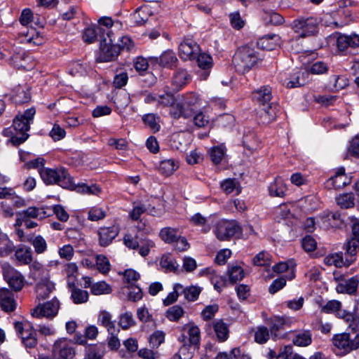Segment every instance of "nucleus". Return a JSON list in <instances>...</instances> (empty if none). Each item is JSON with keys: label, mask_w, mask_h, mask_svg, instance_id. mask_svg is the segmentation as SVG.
Here are the masks:
<instances>
[{"label": "nucleus", "mask_w": 359, "mask_h": 359, "mask_svg": "<svg viewBox=\"0 0 359 359\" xmlns=\"http://www.w3.org/2000/svg\"><path fill=\"white\" fill-rule=\"evenodd\" d=\"M35 114V108L27 109L23 114L15 117L11 127L4 130V135L11 137L10 142L13 145H19L27 140L29 137L27 132L30 129V124L33 123Z\"/></svg>", "instance_id": "1"}, {"label": "nucleus", "mask_w": 359, "mask_h": 359, "mask_svg": "<svg viewBox=\"0 0 359 359\" xmlns=\"http://www.w3.org/2000/svg\"><path fill=\"white\" fill-rule=\"evenodd\" d=\"M259 56L257 52L248 46L238 49L233 57L236 71L244 74L250 71L257 62Z\"/></svg>", "instance_id": "2"}, {"label": "nucleus", "mask_w": 359, "mask_h": 359, "mask_svg": "<svg viewBox=\"0 0 359 359\" xmlns=\"http://www.w3.org/2000/svg\"><path fill=\"white\" fill-rule=\"evenodd\" d=\"M39 174L46 184H57L65 189H72L74 187L72 178L64 168L55 169L43 168L39 170Z\"/></svg>", "instance_id": "3"}, {"label": "nucleus", "mask_w": 359, "mask_h": 359, "mask_svg": "<svg viewBox=\"0 0 359 359\" xmlns=\"http://www.w3.org/2000/svg\"><path fill=\"white\" fill-rule=\"evenodd\" d=\"M255 98L262 104L261 116L264 123H269L275 119L278 111V105L269 103L271 100V89L264 86L255 92Z\"/></svg>", "instance_id": "4"}, {"label": "nucleus", "mask_w": 359, "mask_h": 359, "mask_svg": "<svg viewBox=\"0 0 359 359\" xmlns=\"http://www.w3.org/2000/svg\"><path fill=\"white\" fill-rule=\"evenodd\" d=\"M318 20L313 17L299 18L293 20L291 27L302 38L314 35L318 30Z\"/></svg>", "instance_id": "5"}, {"label": "nucleus", "mask_w": 359, "mask_h": 359, "mask_svg": "<svg viewBox=\"0 0 359 359\" xmlns=\"http://www.w3.org/2000/svg\"><path fill=\"white\" fill-rule=\"evenodd\" d=\"M51 353L56 359H72L76 355V350L72 340L61 337L54 341Z\"/></svg>", "instance_id": "6"}, {"label": "nucleus", "mask_w": 359, "mask_h": 359, "mask_svg": "<svg viewBox=\"0 0 359 359\" xmlns=\"http://www.w3.org/2000/svg\"><path fill=\"white\" fill-rule=\"evenodd\" d=\"M115 42L116 38L111 35L110 32H107V37L101 36L100 57L103 61H111L118 57L120 50Z\"/></svg>", "instance_id": "7"}, {"label": "nucleus", "mask_w": 359, "mask_h": 359, "mask_svg": "<svg viewBox=\"0 0 359 359\" xmlns=\"http://www.w3.org/2000/svg\"><path fill=\"white\" fill-rule=\"evenodd\" d=\"M348 219L352 222V237L346 243L345 250L346 255L350 256L348 263H353L359 251V219L354 216L348 217Z\"/></svg>", "instance_id": "8"}, {"label": "nucleus", "mask_w": 359, "mask_h": 359, "mask_svg": "<svg viewBox=\"0 0 359 359\" xmlns=\"http://www.w3.org/2000/svg\"><path fill=\"white\" fill-rule=\"evenodd\" d=\"M325 313H334L339 318L344 320L348 323V327L352 330H355L356 325H355V319L353 314L346 310L341 309V303L337 300H330L327 302L321 309Z\"/></svg>", "instance_id": "9"}, {"label": "nucleus", "mask_w": 359, "mask_h": 359, "mask_svg": "<svg viewBox=\"0 0 359 359\" xmlns=\"http://www.w3.org/2000/svg\"><path fill=\"white\" fill-rule=\"evenodd\" d=\"M214 231L219 241H226L240 233L241 229L236 222L219 221L217 223Z\"/></svg>", "instance_id": "10"}, {"label": "nucleus", "mask_w": 359, "mask_h": 359, "mask_svg": "<svg viewBox=\"0 0 359 359\" xmlns=\"http://www.w3.org/2000/svg\"><path fill=\"white\" fill-rule=\"evenodd\" d=\"M60 309L59 300L54 297L50 301L38 305L32 311V316L36 318H47L52 319L55 317Z\"/></svg>", "instance_id": "11"}, {"label": "nucleus", "mask_w": 359, "mask_h": 359, "mask_svg": "<svg viewBox=\"0 0 359 359\" xmlns=\"http://www.w3.org/2000/svg\"><path fill=\"white\" fill-rule=\"evenodd\" d=\"M3 276L4 279L15 291L22 290L25 285V278L20 271L15 268L7 266L4 268Z\"/></svg>", "instance_id": "12"}, {"label": "nucleus", "mask_w": 359, "mask_h": 359, "mask_svg": "<svg viewBox=\"0 0 359 359\" xmlns=\"http://www.w3.org/2000/svg\"><path fill=\"white\" fill-rule=\"evenodd\" d=\"M351 183V178L345 173V168H338L335 175L329 178L325 183L327 189H339Z\"/></svg>", "instance_id": "13"}, {"label": "nucleus", "mask_w": 359, "mask_h": 359, "mask_svg": "<svg viewBox=\"0 0 359 359\" xmlns=\"http://www.w3.org/2000/svg\"><path fill=\"white\" fill-rule=\"evenodd\" d=\"M199 52V46L191 39L184 40L179 46L180 56L184 60H195Z\"/></svg>", "instance_id": "14"}, {"label": "nucleus", "mask_w": 359, "mask_h": 359, "mask_svg": "<svg viewBox=\"0 0 359 359\" xmlns=\"http://www.w3.org/2000/svg\"><path fill=\"white\" fill-rule=\"evenodd\" d=\"M0 307L5 312H12L17 307L14 294L7 288L0 289Z\"/></svg>", "instance_id": "15"}, {"label": "nucleus", "mask_w": 359, "mask_h": 359, "mask_svg": "<svg viewBox=\"0 0 359 359\" xmlns=\"http://www.w3.org/2000/svg\"><path fill=\"white\" fill-rule=\"evenodd\" d=\"M118 228L116 226L101 227L98 230L99 244L102 247L110 245L118 234Z\"/></svg>", "instance_id": "16"}, {"label": "nucleus", "mask_w": 359, "mask_h": 359, "mask_svg": "<svg viewBox=\"0 0 359 359\" xmlns=\"http://www.w3.org/2000/svg\"><path fill=\"white\" fill-rule=\"evenodd\" d=\"M99 325L104 327L109 334H117L119 332L118 327L116 325V322L112 320V316L107 311H101L97 318Z\"/></svg>", "instance_id": "17"}, {"label": "nucleus", "mask_w": 359, "mask_h": 359, "mask_svg": "<svg viewBox=\"0 0 359 359\" xmlns=\"http://www.w3.org/2000/svg\"><path fill=\"white\" fill-rule=\"evenodd\" d=\"M332 344L335 347L344 350L346 352L353 350V347H352V339L349 333L343 332L334 335L332 337Z\"/></svg>", "instance_id": "18"}, {"label": "nucleus", "mask_w": 359, "mask_h": 359, "mask_svg": "<svg viewBox=\"0 0 359 359\" xmlns=\"http://www.w3.org/2000/svg\"><path fill=\"white\" fill-rule=\"evenodd\" d=\"M14 257L20 265H28L33 259V252L30 247L20 245L15 250Z\"/></svg>", "instance_id": "19"}, {"label": "nucleus", "mask_w": 359, "mask_h": 359, "mask_svg": "<svg viewBox=\"0 0 359 359\" xmlns=\"http://www.w3.org/2000/svg\"><path fill=\"white\" fill-rule=\"evenodd\" d=\"M358 283V278L352 277L340 281L337 284L336 290L338 293L353 294L357 291Z\"/></svg>", "instance_id": "20"}, {"label": "nucleus", "mask_w": 359, "mask_h": 359, "mask_svg": "<svg viewBox=\"0 0 359 359\" xmlns=\"http://www.w3.org/2000/svg\"><path fill=\"white\" fill-rule=\"evenodd\" d=\"M211 327L219 342H224L227 340L229 334V326L223 320L217 319L214 320L211 324Z\"/></svg>", "instance_id": "21"}, {"label": "nucleus", "mask_w": 359, "mask_h": 359, "mask_svg": "<svg viewBox=\"0 0 359 359\" xmlns=\"http://www.w3.org/2000/svg\"><path fill=\"white\" fill-rule=\"evenodd\" d=\"M337 46L340 50H344L348 47H358L359 36L357 34H340L337 40Z\"/></svg>", "instance_id": "22"}, {"label": "nucleus", "mask_w": 359, "mask_h": 359, "mask_svg": "<svg viewBox=\"0 0 359 359\" xmlns=\"http://www.w3.org/2000/svg\"><path fill=\"white\" fill-rule=\"evenodd\" d=\"M280 37L277 34H267L260 38L257 41V46L263 50H271L279 46Z\"/></svg>", "instance_id": "23"}, {"label": "nucleus", "mask_w": 359, "mask_h": 359, "mask_svg": "<svg viewBox=\"0 0 359 359\" xmlns=\"http://www.w3.org/2000/svg\"><path fill=\"white\" fill-rule=\"evenodd\" d=\"M14 327L17 333L20 335L22 341L36 336L35 330L28 321L15 322L14 323Z\"/></svg>", "instance_id": "24"}, {"label": "nucleus", "mask_w": 359, "mask_h": 359, "mask_svg": "<svg viewBox=\"0 0 359 359\" xmlns=\"http://www.w3.org/2000/svg\"><path fill=\"white\" fill-rule=\"evenodd\" d=\"M50 210L48 208H38L36 207H29L27 210L22 212H16L17 216L23 217L25 219L27 218H39L43 219L50 215Z\"/></svg>", "instance_id": "25"}, {"label": "nucleus", "mask_w": 359, "mask_h": 359, "mask_svg": "<svg viewBox=\"0 0 359 359\" xmlns=\"http://www.w3.org/2000/svg\"><path fill=\"white\" fill-rule=\"evenodd\" d=\"M269 192L271 196L283 197L287 191V186L281 177H276L269 185Z\"/></svg>", "instance_id": "26"}, {"label": "nucleus", "mask_w": 359, "mask_h": 359, "mask_svg": "<svg viewBox=\"0 0 359 359\" xmlns=\"http://www.w3.org/2000/svg\"><path fill=\"white\" fill-rule=\"evenodd\" d=\"M143 212H148L154 216H158L160 215L158 210H157L155 207L151 206V204L139 203L134 206L132 212H130V217L133 219L137 220Z\"/></svg>", "instance_id": "27"}, {"label": "nucleus", "mask_w": 359, "mask_h": 359, "mask_svg": "<svg viewBox=\"0 0 359 359\" xmlns=\"http://www.w3.org/2000/svg\"><path fill=\"white\" fill-rule=\"evenodd\" d=\"M86 355L83 359H103L105 353V345L102 343L95 345H88L85 349Z\"/></svg>", "instance_id": "28"}, {"label": "nucleus", "mask_w": 359, "mask_h": 359, "mask_svg": "<svg viewBox=\"0 0 359 359\" xmlns=\"http://www.w3.org/2000/svg\"><path fill=\"white\" fill-rule=\"evenodd\" d=\"M55 290L54 283L49 280H44L36 285V293L39 299H44L49 297L50 294Z\"/></svg>", "instance_id": "29"}, {"label": "nucleus", "mask_w": 359, "mask_h": 359, "mask_svg": "<svg viewBox=\"0 0 359 359\" xmlns=\"http://www.w3.org/2000/svg\"><path fill=\"white\" fill-rule=\"evenodd\" d=\"M99 26L102 29V34L107 37V32H110L112 36H115L111 28L119 29L121 24L118 21H113L109 17H102L98 20Z\"/></svg>", "instance_id": "30"}, {"label": "nucleus", "mask_w": 359, "mask_h": 359, "mask_svg": "<svg viewBox=\"0 0 359 359\" xmlns=\"http://www.w3.org/2000/svg\"><path fill=\"white\" fill-rule=\"evenodd\" d=\"M20 34L24 37L23 41L39 46L43 43V37L36 30L31 27L27 32H22Z\"/></svg>", "instance_id": "31"}, {"label": "nucleus", "mask_w": 359, "mask_h": 359, "mask_svg": "<svg viewBox=\"0 0 359 359\" xmlns=\"http://www.w3.org/2000/svg\"><path fill=\"white\" fill-rule=\"evenodd\" d=\"M350 259L349 255H346V252L344 255V257L340 254H333L330 256L325 257V263L330 265H334L337 267H342L344 266H348L352 263H348V259Z\"/></svg>", "instance_id": "32"}, {"label": "nucleus", "mask_w": 359, "mask_h": 359, "mask_svg": "<svg viewBox=\"0 0 359 359\" xmlns=\"http://www.w3.org/2000/svg\"><path fill=\"white\" fill-rule=\"evenodd\" d=\"M201 273H207L210 275V280L213 285L214 288L220 292L226 285V278L222 276H218L215 273V271L210 268L205 269Z\"/></svg>", "instance_id": "33"}, {"label": "nucleus", "mask_w": 359, "mask_h": 359, "mask_svg": "<svg viewBox=\"0 0 359 359\" xmlns=\"http://www.w3.org/2000/svg\"><path fill=\"white\" fill-rule=\"evenodd\" d=\"M189 79V75L186 70L180 69L173 75L172 84L175 89L178 90L188 83Z\"/></svg>", "instance_id": "34"}, {"label": "nucleus", "mask_w": 359, "mask_h": 359, "mask_svg": "<svg viewBox=\"0 0 359 359\" xmlns=\"http://www.w3.org/2000/svg\"><path fill=\"white\" fill-rule=\"evenodd\" d=\"M101 36H104L102 34L100 27H88L84 30L83 34V41L88 43L94 42L97 39L100 41Z\"/></svg>", "instance_id": "35"}, {"label": "nucleus", "mask_w": 359, "mask_h": 359, "mask_svg": "<svg viewBox=\"0 0 359 359\" xmlns=\"http://www.w3.org/2000/svg\"><path fill=\"white\" fill-rule=\"evenodd\" d=\"M75 190L76 192L80 194H86L88 195H98L101 189L96 184H92L88 185L85 183H79L76 185L74 184V187L71 189Z\"/></svg>", "instance_id": "36"}, {"label": "nucleus", "mask_w": 359, "mask_h": 359, "mask_svg": "<svg viewBox=\"0 0 359 359\" xmlns=\"http://www.w3.org/2000/svg\"><path fill=\"white\" fill-rule=\"evenodd\" d=\"M13 243L6 233L0 231V256L4 257L8 255L13 252Z\"/></svg>", "instance_id": "37"}, {"label": "nucleus", "mask_w": 359, "mask_h": 359, "mask_svg": "<svg viewBox=\"0 0 359 359\" xmlns=\"http://www.w3.org/2000/svg\"><path fill=\"white\" fill-rule=\"evenodd\" d=\"M221 188L226 194H239L241 191L240 184L236 179H226L221 182Z\"/></svg>", "instance_id": "38"}, {"label": "nucleus", "mask_w": 359, "mask_h": 359, "mask_svg": "<svg viewBox=\"0 0 359 359\" xmlns=\"http://www.w3.org/2000/svg\"><path fill=\"white\" fill-rule=\"evenodd\" d=\"M177 62V58L175 53L170 50L163 53L159 58V64L168 68H172L175 67Z\"/></svg>", "instance_id": "39"}, {"label": "nucleus", "mask_w": 359, "mask_h": 359, "mask_svg": "<svg viewBox=\"0 0 359 359\" xmlns=\"http://www.w3.org/2000/svg\"><path fill=\"white\" fill-rule=\"evenodd\" d=\"M292 342L297 346H307L312 342V335L309 330H303L297 333L292 339Z\"/></svg>", "instance_id": "40"}, {"label": "nucleus", "mask_w": 359, "mask_h": 359, "mask_svg": "<svg viewBox=\"0 0 359 359\" xmlns=\"http://www.w3.org/2000/svg\"><path fill=\"white\" fill-rule=\"evenodd\" d=\"M292 322L291 319L287 317H276L271 323V332L276 337V332L279 330L285 329Z\"/></svg>", "instance_id": "41"}, {"label": "nucleus", "mask_w": 359, "mask_h": 359, "mask_svg": "<svg viewBox=\"0 0 359 359\" xmlns=\"http://www.w3.org/2000/svg\"><path fill=\"white\" fill-rule=\"evenodd\" d=\"M71 299L76 304H83L88 302L89 294L86 290L80 288H73L70 291Z\"/></svg>", "instance_id": "42"}, {"label": "nucleus", "mask_w": 359, "mask_h": 359, "mask_svg": "<svg viewBox=\"0 0 359 359\" xmlns=\"http://www.w3.org/2000/svg\"><path fill=\"white\" fill-rule=\"evenodd\" d=\"M13 98L16 103L22 104L27 102L31 98L29 88L23 86L17 87L15 90Z\"/></svg>", "instance_id": "43"}, {"label": "nucleus", "mask_w": 359, "mask_h": 359, "mask_svg": "<svg viewBox=\"0 0 359 359\" xmlns=\"http://www.w3.org/2000/svg\"><path fill=\"white\" fill-rule=\"evenodd\" d=\"M182 294H184V298L189 301V302H194L196 301L201 292V287L198 286H189L187 287H184V286L182 285Z\"/></svg>", "instance_id": "44"}, {"label": "nucleus", "mask_w": 359, "mask_h": 359, "mask_svg": "<svg viewBox=\"0 0 359 359\" xmlns=\"http://www.w3.org/2000/svg\"><path fill=\"white\" fill-rule=\"evenodd\" d=\"M160 265L166 271L172 272L177 271L179 267L177 262L169 254H166L162 256Z\"/></svg>", "instance_id": "45"}, {"label": "nucleus", "mask_w": 359, "mask_h": 359, "mask_svg": "<svg viewBox=\"0 0 359 359\" xmlns=\"http://www.w3.org/2000/svg\"><path fill=\"white\" fill-rule=\"evenodd\" d=\"M336 201L341 208H349L354 205L355 198L352 193H346L337 196Z\"/></svg>", "instance_id": "46"}, {"label": "nucleus", "mask_w": 359, "mask_h": 359, "mask_svg": "<svg viewBox=\"0 0 359 359\" xmlns=\"http://www.w3.org/2000/svg\"><path fill=\"white\" fill-rule=\"evenodd\" d=\"M177 165L172 159H165L159 164V171L164 175L169 176L175 171Z\"/></svg>", "instance_id": "47"}, {"label": "nucleus", "mask_w": 359, "mask_h": 359, "mask_svg": "<svg viewBox=\"0 0 359 359\" xmlns=\"http://www.w3.org/2000/svg\"><path fill=\"white\" fill-rule=\"evenodd\" d=\"M91 292L94 295L108 294L111 292V288L106 282L99 281L92 285Z\"/></svg>", "instance_id": "48"}, {"label": "nucleus", "mask_w": 359, "mask_h": 359, "mask_svg": "<svg viewBox=\"0 0 359 359\" xmlns=\"http://www.w3.org/2000/svg\"><path fill=\"white\" fill-rule=\"evenodd\" d=\"M225 148L223 146H215L209 150L211 161L214 164L219 163L225 155Z\"/></svg>", "instance_id": "49"}, {"label": "nucleus", "mask_w": 359, "mask_h": 359, "mask_svg": "<svg viewBox=\"0 0 359 359\" xmlns=\"http://www.w3.org/2000/svg\"><path fill=\"white\" fill-rule=\"evenodd\" d=\"M188 327L187 333L189 334V343L192 346L198 345L201 339V332L199 328L194 325H189L187 326Z\"/></svg>", "instance_id": "50"}, {"label": "nucleus", "mask_w": 359, "mask_h": 359, "mask_svg": "<svg viewBox=\"0 0 359 359\" xmlns=\"http://www.w3.org/2000/svg\"><path fill=\"white\" fill-rule=\"evenodd\" d=\"M160 237L165 243H173L177 238V230L170 227H165L161 230Z\"/></svg>", "instance_id": "51"}, {"label": "nucleus", "mask_w": 359, "mask_h": 359, "mask_svg": "<svg viewBox=\"0 0 359 359\" xmlns=\"http://www.w3.org/2000/svg\"><path fill=\"white\" fill-rule=\"evenodd\" d=\"M142 121L145 125L149 126L154 132H157L160 129L158 124V117L156 114L149 113L142 116Z\"/></svg>", "instance_id": "52"}, {"label": "nucleus", "mask_w": 359, "mask_h": 359, "mask_svg": "<svg viewBox=\"0 0 359 359\" xmlns=\"http://www.w3.org/2000/svg\"><path fill=\"white\" fill-rule=\"evenodd\" d=\"M191 346L192 345L188 343L183 344L178 352L172 356V359H191L193 356Z\"/></svg>", "instance_id": "53"}, {"label": "nucleus", "mask_w": 359, "mask_h": 359, "mask_svg": "<svg viewBox=\"0 0 359 359\" xmlns=\"http://www.w3.org/2000/svg\"><path fill=\"white\" fill-rule=\"evenodd\" d=\"M184 313V311L182 307L175 305L168 309L166 316L170 320L176 322L183 316Z\"/></svg>", "instance_id": "54"}, {"label": "nucleus", "mask_w": 359, "mask_h": 359, "mask_svg": "<svg viewBox=\"0 0 359 359\" xmlns=\"http://www.w3.org/2000/svg\"><path fill=\"white\" fill-rule=\"evenodd\" d=\"M182 285L176 283L173 286V291L170 292L165 299H163V304L165 306L170 305L177 300L180 294H182Z\"/></svg>", "instance_id": "55"}, {"label": "nucleus", "mask_w": 359, "mask_h": 359, "mask_svg": "<svg viewBox=\"0 0 359 359\" xmlns=\"http://www.w3.org/2000/svg\"><path fill=\"white\" fill-rule=\"evenodd\" d=\"M228 275L232 283L242 280L244 277L243 269L239 266H232L229 268Z\"/></svg>", "instance_id": "56"}, {"label": "nucleus", "mask_w": 359, "mask_h": 359, "mask_svg": "<svg viewBox=\"0 0 359 359\" xmlns=\"http://www.w3.org/2000/svg\"><path fill=\"white\" fill-rule=\"evenodd\" d=\"M269 339V332L267 327L260 326L255 332V341L258 344H264Z\"/></svg>", "instance_id": "57"}, {"label": "nucleus", "mask_w": 359, "mask_h": 359, "mask_svg": "<svg viewBox=\"0 0 359 359\" xmlns=\"http://www.w3.org/2000/svg\"><path fill=\"white\" fill-rule=\"evenodd\" d=\"M197 63L199 67L208 69L212 66V58L207 53H198L196 56Z\"/></svg>", "instance_id": "58"}, {"label": "nucleus", "mask_w": 359, "mask_h": 359, "mask_svg": "<svg viewBox=\"0 0 359 359\" xmlns=\"http://www.w3.org/2000/svg\"><path fill=\"white\" fill-rule=\"evenodd\" d=\"M31 243L37 254H42L47 250L46 241L41 236L34 237Z\"/></svg>", "instance_id": "59"}, {"label": "nucleus", "mask_w": 359, "mask_h": 359, "mask_svg": "<svg viewBox=\"0 0 359 359\" xmlns=\"http://www.w3.org/2000/svg\"><path fill=\"white\" fill-rule=\"evenodd\" d=\"M135 324V320L131 312L126 311L119 317V325L123 329L127 330Z\"/></svg>", "instance_id": "60"}, {"label": "nucleus", "mask_w": 359, "mask_h": 359, "mask_svg": "<svg viewBox=\"0 0 359 359\" xmlns=\"http://www.w3.org/2000/svg\"><path fill=\"white\" fill-rule=\"evenodd\" d=\"M140 245L137 249H139V254L142 257H146L149 255L150 250L155 246L154 243L149 239H141L139 242Z\"/></svg>", "instance_id": "61"}, {"label": "nucleus", "mask_w": 359, "mask_h": 359, "mask_svg": "<svg viewBox=\"0 0 359 359\" xmlns=\"http://www.w3.org/2000/svg\"><path fill=\"white\" fill-rule=\"evenodd\" d=\"M59 257L66 261H70L74 255V250L69 244L64 245L58 249Z\"/></svg>", "instance_id": "62"}, {"label": "nucleus", "mask_w": 359, "mask_h": 359, "mask_svg": "<svg viewBox=\"0 0 359 359\" xmlns=\"http://www.w3.org/2000/svg\"><path fill=\"white\" fill-rule=\"evenodd\" d=\"M106 217V212L102 208L94 206L88 212V219L90 221H98Z\"/></svg>", "instance_id": "63"}, {"label": "nucleus", "mask_w": 359, "mask_h": 359, "mask_svg": "<svg viewBox=\"0 0 359 359\" xmlns=\"http://www.w3.org/2000/svg\"><path fill=\"white\" fill-rule=\"evenodd\" d=\"M95 260L97 269L100 272L106 273L110 270V264L106 257L99 255L96 256Z\"/></svg>", "instance_id": "64"}]
</instances>
